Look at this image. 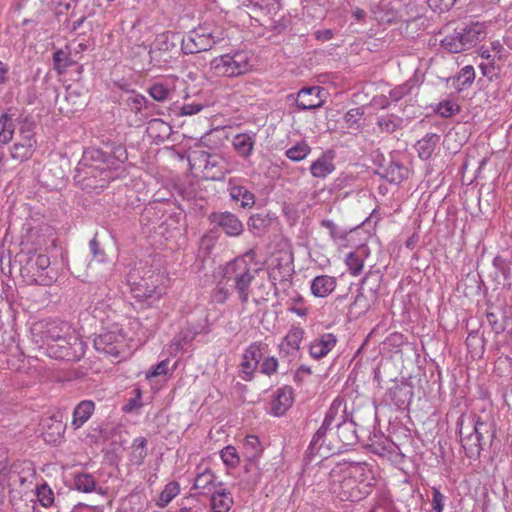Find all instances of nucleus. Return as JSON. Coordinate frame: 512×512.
Segmentation results:
<instances>
[{
  "label": "nucleus",
  "mask_w": 512,
  "mask_h": 512,
  "mask_svg": "<svg viewBox=\"0 0 512 512\" xmlns=\"http://www.w3.org/2000/svg\"><path fill=\"white\" fill-rule=\"evenodd\" d=\"M33 341L50 358L76 361L84 354V343L76 330L67 322L43 320L31 328Z\"/></svg>",
  "instance_id": "obj_1"
},
{
  "label": "nucleus",
  "mask_w": 512,
  "mask_h": 512,
  "mask_svg": "<svg viewBox=\"0 0 512 512\" xmlns=\"http://www.w3.org/2000/svg\"><path fill=\"white\" fill-rule=\"evenodd\" d=\"M329 482L331 492L341 501L358 502L372 492L375 477L366 463H341L331 469Z\"/></svg>",
  "instance_id": "obj_2"
},
{
  "label": "nucleus",
  "mask_w": 512,
  "mask_h": 512,
  "mask_svg": "<svg viewBox=\"0 0 512 512\" xmlns=\"http://www.w3.org/2000/svg\"><path fill=\"white\" fill-rule=\"evenodd\" d=\"M76 172L77 181L85 189L104 188L111 180L119 177V173L110 168L107 154L96 148L84 151Z\"/></svg>",
  "instance_id": "obj_3"
},
{
  "label": "nucleus",
  "mask_w": 512,
  "mask_h": 512,
  "mask_svg": "<svg viewBox=\"0 0 512 512\" xmlns=\"http://www.w3.org/2000/svg\"><path fill=\"white\" fill-rule=\"evenodd\" d=\"M253 252H248L243 256L236 257L234 260L226 263L223 267V278L227 282H232V287L237 293L242 305L249 301L251 292V283L256 277L257 270L251 266Z\"/></svg>",
  "instance_id": "obj_4"
},
{
  "label": "nucleus",
  "mask_w": 512,
  "mask_h": 512,
  "mask_svg": "<svg viewBox=\"0 0 512 512\" xmlns=\"http://www.w3.org/2000/svg\"><path fill=\"white\" fill-rule=\"evenodd\" d=\"M253 56L246 50H235L214 57L209 62V73L214 77L236 78L249 73Z\"/></svg>",
  "instance_id": "obj_5"
},
{
  "label": "nucleus",
  "mask_w": 512,
  "mask_h": 512,
  "mask_svg": "<svg viewBox=\"0 0 512 512\" xmlns=\"http://www.w3.org/2000/svg\"><path fill=\"white\" fill-rule=\"evenodd\" d=\"M487 32L483 24L470 23L457 26L453 32L441 39V47L450 53H460L475 47L486 38Z\"/></svg>",
  "instance_id": "obj_6"
},
{
  "label": "nucleus",
  "mask_w": 512,
  "mask_h": 512,
  "mask_svg": "<svg viewBox=\"0 0 512 512\" xmlns=\"http://www.w3.org/2000/svg\"><path fill=\"white\" fill-rule=\"evenodd\" d=\"M190 168L196 176L213 181L224 179L225 175L232 171L225 157L205 151L197 152L190 158Z\"/></svg>",
  "instance_id": "obj_7"
},
{
  "label": "nucleus",
  "mask_w": 512,
  "mask_h": 512,
  "mask_svg": "<svg viewBox=\"0 0 512 512\" xmlns=\"http://www.w3.org/2000/svg\"><path fill=\"white\" fill-rule=\"evenodd\" d=\"M222 39L210 26H199L181 39V49L185 54H194L210 50Z\"/></svg>",
  "instance_id": "obj_8"
},
{
  "label": "nucleus",
  "mask_w": 512,
  "mask_h": 512,
  "mask_svg": "<svg viewBox=\"0 0 512 512\" xmlns=\"http://www.w3.org/2000/svg\"><path fill=\"white\" fill-rule=\"evenodd\" d=\"M339 408L340 404L336 405V403L333 402V404L327 411L322 425L316 431L311 440L309 450L312 454H320L323 457L333 454L328 450V447L324 445V443H327L329 441V438L332 441H338L336 431H333V424L335 422V418L338 414Z\"/></svg>",
  "instance_id": "obj_9"
},
{
  "label": "nucleus",
  "mask_w": 512,
  "mask_h": 512,
  "mask_svg": "<svg viewBox=\"0 0 512 512\" xmlns=\"http://www.w3.org/2000/svg\"><path fill=\"white\" fill-rule=\"evenodd\" d=\"M94 347L100 353L117 358L125 352L126 334L118 324H114L95 337Z\"/></svg>",
  "instance_id": "obj_10"
},
{
  "label": "nucleus",
  "mask_w": 512,
  "mask_h": 512,
  "mask_svg": "<svg viewBox=\"0 0 512 512\" xmlns=\"http://www.w3.org/2000/svg\"><path fill=\"white\" fill-rule=\"evenodd\" d=\"M334 427H336L338 441H332L329 438V441L324 443L330 452L340 453L346 447L357 442L356 428L353 421L342 419L340 422H337Z\"/></svg>",
  "instance_id": "obj_11"
},
{
  "label": "nucleus",
  "mask_w": 512,
  "mask_h": 512,
  "mask_svg": "<svg viewBox=\"0 0 512 512\" xmlns=\"http://www.w3.org/2000/svg\"><path fill=\"white\" fill-rule=\"evenodd\" d=\"M49 266L50 258L46 254L33 253L22 266L21 272L30 275L34 281L47 285L52 281V277H48L47 273Z\"/></svg>",
  "instance_id": "obj_12"
},
{
  "label": "nucleus",
  "mask_w": 512,
  "mask_h": 512,
  "mask_svg": "<svg viewBox=\"0 0 512 512\" xmlns=\"http://www.w3.org/2000/svg\"><path fill=\"white\" fill-rule=\"evenodd\" d=\"M262 356L263 344L261 342H253L245 349L240 363V377L243 380L250 381L252 379Z\"/></svg>",
  "instance_id": "obj_13"
},
{
  "label": "nucleus",
  "mask_w": 512,
  "mask_h": 512,
  "mask_svg": "<svg viewBox=\"0 0 512 512\" xmlns=\"http://www.w3.org/2000/svg\"><path fill=\"white\" fill-rule=\"evenodd\" d=\"M209 220L211 224L220 228L229 237H237L244 231V226L240 219L228 211L213 212L210 214Z\"/></svg>",
  "instance_id": "obj_14"
},
{
  "label": "nucleus",
  "mask_w": 512,
  "mask_h": 512,
  "mask_svg": "<svg viewBox=\"0 0 512 512\" xmlns=\"http://www.w3.org/2000/svg\"><path fill=\"white\" fill-rule=\"evenodd\" d=\"M223 485L224 483L218 480V476L211 469H204L197 473L193 488L197 490L198 494L208 497L216 490H222Z\"/></svg>",
  "instance_id": "obj_15"
},
{
  "label": "nucleus",
  "mask_w": 512,
  "mask_h": 512,
  "mask_svg": "<svg viewBox=\"0 0 512 512\" xmlns=\"http://www.w3.org/2000/svg\"><path fill=\"white\" fill-rule=\"evenodd\" d=\"M294 400L293 389L290 386H283L277 389L270 402V414L280 417L292 406Z\"/></svg>",
  "instance_id": "obj_16"
},
{
  "label": "nucleus",
  "mask_w": 512,
  "mask_h": 512,
  "mask_svg": "<svg viewBox=\"0 0 512 512\" xmlns=\"http://www.w3.org/2000/svg\"><path fill=\"white\" fill-rule=\"evenodd\" d=\"M337 337L333 333H324L312 340L309 344V354L313 359L326 357L337 344Z\"/></svg>",
  "instance_id": "obj_17"
},
{
  "label": "nucleus",
  "mask_w": 512,
  "mask_h": 512,
  "mask_svg": "<svg viewBox=\"0 0 512 512\" xmlns=\"http://www.w3.org/2000/svg\"><path fill=\"white\" fill-rule=\"evenodd\" d=\"M243 7H246L255 15L275 16L282 8L280 0H239Z\"/></svg>",
  "instance_id": "obj_18"
},
{
  "label": "nucleus",
  "mask_w": 512,
  "mask_h": 512,
  "mask_svg": "<svg viewBox=\"0 0 512 512\" xmlns=\"http://www.w3.org/2000/svg\"><path fill=\"white\" fill-rule=\"evenodd\" d=\"M321 92L322 89L319 86L301 89L296 99L297 107L300 110H311L321 107L323 105Z\"/></svg>",
  "instance_id": "obj_19"
},
{
  "label": "nucleus",
  "mask_w": 512,
  "mask_h": 512,
  "mask_svg": "<svg viewBox=\"0 0 512 512\" xmlns=\"http://www.w3.org/2000/svg\"><path fill=\"white\" fill-rule=\"evenodd\" d=\"M304 335L305 331L303 328L292 326L279 344L280 353L289 355L298 352Z\"/></svg>",
  "instance_id": "obj_20"
},
{
  "label": "nucleus",
  "mask_w": 512,
  "mask_h": 512,
  "mask_svg": "<svg viewBox=\"0 0 512 512\" xmlns=\"http://www.w3.org/2000/svg\"><path fill=\"white\" fill-rule=\"evenodd\" d=\"M228 191L232 200L241 202L242 208H250L255 204L254 194L241 185L239 180L236 178H231L229 180Z\"/></svg>",
  "instance_id": "obj_21"
},
{
  "label": "nucleus",
  "mask_w": 512,
  "mask_h": 512,
  "mask_svg": "<svg viewBox=\"0 0 512 512\" xmlns=\"http://www.w3.org/2000/svg\"><path fill=\"white\" fill-rule=\"evenodd\" d=\"M255 142V133H238L232 139V146L240 157L248 159L253 154Z\"/></svg>",
  "instance_id": "obj_22"
},
{
  "label": "nucleus",
  "mask_w": 512,
  "mask_h": 512,
  "mask_svg": "<svg viewBox=\"0 0 512 512\" xmlns=\"http://www.w3.org/2000/svg\"><path fill=\"white\" fill-rule=\"evenodd\" d=\"M336 288V278L328 275L316 276L310 283V290L313 296L325 298Z\"/></svg>",
  "instance_id": "obj_23"
},
{
  "label": "nucleus",
  "mask_w": 512,
  "mask_h": 512,
  "mask_svg": "<svg viewBox=\"0 0 512 512\" xmlns=\"http://www.w3.org/2000/svg\"><path fill=\"white\" fill-rule=\"evenodd\" d=\"M182 37L171 31L163 32L156 36L153 47L150 53H154L156 51L159 52H171L177 47V44L181 43Z\"/></svg>",
  "instance_id": "obj_24"
},
{
  "label": "nucleus",
  "mask_w": 512,
  "mask_h": 512,
  "mask_svg": "<svg viewBox=\"0 0 512 512\" xmlns=\"http://www.w3.org/2000/svg\"><path fill=\"white\" fill-rule=\"evenodd\" d=\"M95 409V404L91 400H83L76 405L73 411L71 425L77 430L86 423L92 416Z\"/></svg>",
  "instance_id": "obj_25"
},
{
  "label": "nucleus",
  "mask_w": 512,
  "mask_h": 512,
  "mask_svg": "<svg viewBox=\"0 0 512 512\" xmlns=\"http://www.w3.org/2000/svg\"><path fill=\"white\" fill-rule=\"evenodd\" d=\"M208 497L210 498V505L213 512H229L233 505V498L226 489L225 484L222 486V490L218 489Z\"/></svg>",
  "instance_id": "obj_26"
},
{
  "label": "nucleus",
  "mask_w": 512,
  "mask_h": 512,
  "mask_svg": "<svg viewBox=\"0 0 512 512\" xmlns=\"http://www.w3.org/2000/svg\"><path fill=\"white\" fill-rule=\"evenodd\" d=\"M335 170L333 156L323 153L312 162L310 173L315 178H325Z\"/></svg>",
  "instance_id": "obj_27"
},
{
  "label": "nucleus",
  "mask_w": 512,
  "mask_h": 512,
  "mask_svg": "<svg viewBox=\"0 0 512 512\" xmlns=\"http://www.w3.org/2000/svg\"><path fill=\"white\" fill-rule=\"evenodd\" d=\"M457 428L463 448L466 450V452L470 455H479L482 450L483 441H479V447H476L477 450L472 449L471 444H474L476 442V435L470 431H465L466 427L464 416L458 418Z\"/></svg>",
  "instance_id": "obj_28"
},
{
  "label": "nucleus",
  "mask_w": 512,
  "mask_h": 512,
  "mask_svg": "<svg viewBox=\"0 0 512 512\" xmlns=\"http://www.w3.org/2000/svg\"><path fill=\"white\" fill-rule=\"evenodd\" d=\"M440 140V136L436 133H427L422 139L418 140L415 148L417 150L418 156L422 160L429 159L434 153L438 143Z\"/></svg>",
  "instance_id": "obj_29"
},
{
  "label": "nucleus",
  "mask_w": 512,
  "mask_h": 512,
  "mask_svg": "<svg viewBox=\"0 0 512 512\" xmlns=\"http://www.w3.org/2000/svg\"><path fill=\"white\" fill-rule=\"evenodd\" d=\"M37 147V142H33L28 139V141H19L13 144L10 148V156L12 159L23 162L29 160L34 154Z\"/></svg>",
  "instance_id": "obj_30"
},
{
  "label": "nucleus",
  "mask_w": 512,
  "mask_h": 512,
  "mask_svg": "<svg viewBox=\"0 0 512 512\" xmlns=\"http://www.w3.org/2000/svg\"><path fill=\"white\" fill-rule=\"evenodd\" d=\"M469 431L476 435V442L471 444L473 450H477L479 447V441H484V435L490 432V425L476 414H473L467 418Z\"/></svg>",
  "instance_id": "obj_31"
},
{
  "label": "nucleus",
  "mask_w": 512,
  "mask_h": 512,
  "mask_svg": "<svg viewBox=\"0 0 512 512\" xmlns=\"http://www.w3.org/2000/svg\"><path fill=\"white\" fill-rule=\"evenodd\" d=\"M243 455L251 463L257 461L263 453V447L255 435H248L243 442Z\"/></svg>",
  "instance_id": "obj_32"
},
{
  "label": "nucleus",
  "mask_w": 512,
  "mask_h": 512,
  "mask_svg": "<svg viewBox=\"0 0 512 512\" xmlns=\"http://www.w3.org/2000/svg\"><path fill=\"white\" fill-rule=\"evenodd\" d=\"M475 77L476 74L473 66L466 65L453 78V86L456 90L462 91L473 84Z\"/></svg>",
  "instance_id": "obj_33"
},
{
  "label": "nucleus",
  "mask_w": 512,
  "mask_h": 512,
  "mask_svg": "<svg viewBox=\"0 0 512 512\" xmlns=\"http://www.w3.org/2000/svg\"><path fill=\"white\" fill-rule=\"evenodd\" d=\"M147 456V440L144 437H137L133 440L130 453L132 464L140 466Z\"/></svg>",
  "instance_id": "obj_34"
},
{
  "label": "nucleus",
  "mask_w": 512,
  "mask_h": 512,
  "mask_svg": "<svg viewBox=\"0 0 512 512\" xmlns=\"http://www.w3.org/2000/svg\"><path fill=\"white\" fill-rule=\"evenodd\" d=\"M108 163L110 168L115 173H122V167L125 161L128 159L126 148L123 145H116L112 149V154L107 155Z\"/></svg>",
  "instance_id": "obj_35"
},
{
  "label": "nucleus",
  "mask_w": 512,
  "mask_h": 512,
  "mask_svg": "<svg viewBox=\"0 0 512 512\" xmlns=\"http://www.w3.org/2000/svg\"><path fill=\"white\" fill-rule=\"evenodd\" d=\"M15 133V125L13 123L12 115L2 113L0 115V143L6 145L13 139Z\"/></svg>",
  "instance_id": "obj_36"
},
{
  "label": "nucleus",
  "mask_w": 512,
  "mask_h": 512,
  "mask_svg": "<svg viewBox=\"0 0 512 512\" xmlns=\"http://www.w3.org/2000/svg\"><path fill=\"white\" fill-rule=\"evenodd\" d=\"M36 237L34 243L40 247L46 246L49 243L53 244L55 241V230L47 225H41L39 228L31 231V237Z\"/></svg>",
  "instance_id": "obj_37"
},
{
  "label": "nucleus",
  "mask_w": 512,
  "mask_h": 512,
  "mask_svg": "<svg viewBox=\"0 0 512 512\" xmlns=\"http://www.w3.org/2000/svg\"><path fill=\"white\" fill-rule=\"evenodd\" d=\"M185 102L180 107V115L182 116H192L199 113L203 110L204 107L207 106L205 100L202 99L201 96H196L194 99H191L188 95L185 96Z\"/></svg>",
  "instance_id": "obj_38"
},
{
  "label": "nucleus",
  "mask_w": 512,
  "mask_h": 512,
  "mask_svg": "<svg viewBox=\"0 0 512 512\" xmlns=\"http://www.w3.org/2000/svg\"><path fill=\"white\" fill-rule=\"evenodd\" d=\"M74 486L76 490L83 493L98 491L95 478L89 473L76 474L74 476Z\"/></svg>",
  "instance_id": "obj_39"
},
{
  "label": "nucleus",
  "mask_w": 512,
  "mask_h": 512,
  "mask_svg": "<svg viewBox=\"0 0 512 512\" xmlns=\"http://www.w3.org/2000/svg\"><path fill=\"white\" fill-rule=\"evenodd\" d=\"M311 153V147L305 142L300 141L288 148L285 152L287 158L294 162L304 160Z\"/></svg>",
  "instance_id": "obj_40"
},
{
  "label": "nucleus",
  "mask_w": 512,
  "mask_h": 512,
  "mask_svg": "<svg viewBox=\"0 0 512 512\" xmlns=\"http://www.w3.org/2000/svg\"><path fill=\"white\" fill-rule=\"evenodd\" d=\"M147 131L152 137L164 139L170 134L171 127L162 119L155 118L148 122Z\"/></svg>",
  "instance_id": "obj_41"
},
{
  "label": "nucleus",
  "mask_w": 512,
  "mask_h": 512,
  "mask_svg": "<svg viewBox=\"0 0 512 512\" xmlns=\"http://www.w3.org/2000/svg\"><path fill=\"white\" fill-rule=\"evenodd\" d=\"M408 176V169L399 164L391 163L385 170L384 177L391 183H400Z\"/></svg>",
  "instance_id": "obj_42"
},
{
  "label": "nucleus",
  "mask_w": 512,
  "mask_h": 512,
  "mask_svg": "<svg viewBox=\"0 0 512 512\" xmlns=\"http://www.w3.org/2000/svg\"><path fill=\"white\" fill-rule=\"evenodd\" d=\"M125 103L131 112L139 114L147 109L149 101L143 95L132 92L128 94Z\"/></svg>",
  "instance_id": "obj_43"
},
{
  "label": "nucleus",
  "mask_w": 512,
  "mask_h": 512,
  "mask_svg": "<svg viewBox=\"0 0 512 512\" xmlns=\"http://www.w3.org/2000/svg\"><path fill=\"white\" fill-rule=\"evenodd\" d=\"M417 81L414 78L408 79L406 82L394 87L389 92V97L393 101H400L405 96L411 94L413 89L416 87Z\"/></svg>",
  "instance_id": "obj_44"
},
{
  "label": "nucleus",
  "mask_w": 512,
  "mask_h": 512,
  "mask_svg": "<svg viewBox=\"0 0 512 512\" xmlns=\"http://www.w3.org/2000/svg\"><path fill=\"white\" fill-rule=\"evenodd\" d=\"M345 264L352 276H358L363 271L364 256L359 252H350L346 256Z\"/></svg>",
  "instance_id": "obj_45"
},
{
  "label": "nucleus",
  "mask_w": 512,
  "mask_h": 512,
  "mask_svg": "<svg viewBox=\"0 0 512 512\" xmlns=\"http://www.w3.org/2000/svg\"><path fill=\"white\" fill-rule=\"evenodd\" d=\"M180 492V486L177 482H169L165 485L164 489L160 493L158 506H167Z\"/></svg>",
  "instance_id": "obj_46"
},
{
  "label": "nucleus",
  "mask_w": 512,
  "mask_h": 512,
  "mask_svg": "<svg viewBox=\"0 0 512 512\" xmlns=\"http://www.w3.org/2000/svg\"><path fill=\"white\" fill-rule=\"evenodd\" d=\"M287 310L301 318H306L309 314V309L304 303V298L299 293H295V295L290 297Z\"/></svg>",
  "instance_id": "obj_47"
},
{
  "label": "nucleus",
  "mask_w": 512,
  "mask_h": 512,
  "mask_svg": "<svg viewBox=\"0 0 512 512\" xmlns=\"http://www.w3.org/2000/svg\"><path fill=\"white\" fill-rule=\"evenodd\" d=\"M321 226L329 231L330 237L337 244H342L347 240L348 232L345 229L339 228L332 220H322Z\"/></svg>",
  "instance_id": "obj_48"
},
{
  "label": "nucleus",
  "mask_w": 512,
  "mask_h": 512,
  "mask_svg": "<svg viewBox=\"0 0 512 512\" xmlns=\"http://www.w3.org/2000/svg\"><path fill=\"white\" fill-rule=\"evenodd\" d=\"M171 92L172 89L166 82H156L149 88L150 96L158 102L167 100Z\"/></svg>",
  "instance_id": "obj_49"
},
{
  "label": "nucleus",
  "mask_w": 512,
  "mask_h": 512,
  "mask_svg": "<svg viewBox=\"0 0 512 512\" xmlns=\"http://www.w3.org/2000/svg\"><path fill=\"white\" fill-rule=\"evenodd\" d=\"M402 119L394 115H386L378 118L377 125L382 132L393 133L401 127Z\"/></svg>",
  "instance_id": "obj_50"
},
{
  "label": "nucleus",
  "mask_w": 512,
  "mask_h": 512,
  "mask_svg": "<svg viewBox=\"0 0 512 512\" xmlns=\"http://www.w3.org/2000/svg\"><path fill=\"white\" fill-rule=\"evenodd\" d=\"M460 111V106L457 101L454 100H443L437 104L435 112L443 118H449L454 116Z\"/></svg>",
  "instance_id": "obj_51"
},
{
  "label": "nucleus",
  "mask_w": 512,
  "mask_h": 512,
  "mask_svg": "<svg viewBox=\"0 0 512 512\" xmlns=\"http://www.w3.org/2000/svg\"><path fill=\"white\" fill-rule=\"evenodd\" d=\"M369 512H397L392 499L386 494L378 495Z\"/></svg>",
  "instance_id": "obj_52"
},
{
  "label": "nucleus",
  "mask_w": 512,
  "mask_h": 512,
  "mask_svg": "<svg viewBox=\"0 0 512 512\" xmlns=\"http://www.w3.org/2000/svg\"><path fill=\"white\" fill-rule=\"evenodd\" d=\"M35 128H36L35 122L31 118L25 117L21 121L20 127H19L20 141L26 142L29 139L33 142H37L36 138H35V133H34Z\"/></svg>",
  "instance_id": "obj_53"
},
{
  "label": "nucleus",
  "mask_w": 512,
  "mask_h": 512,
  "mask_svg": "<svg viewBox=\"0 0 512 512\" xmlns=\"http://www.w3.org/2000/svg\"><path fill=\"white\" fill-rule=\"evenodd\" d=\"M53 64L54 69L59 73L62 74L66 71L68 67H70L73 63L70 60L69 54L62 50L58 49L53 54Z\"/></svg>",
  "instance_id": "obj_54"
},
{
  "label": "nucleus",
  "mask_w": 512,
  "mask_h": 512,
  "mask_svg": "<svg viewBox=\"0 0 512 512\" xmlns=\"http://www.w3.org/2000/svg\"><path fill=\"white\" fill-rule=\"evenodd\" d=\"M372 14L379 23H391L396 16L393 9L385 8L384 3L376 5L372 8Z\"/></svg>",
  "instance_id": "obj_55"
},
{
  "label": "nucleus",
  "mask_w": 512,
  "mask_h": 512,
  "mask_svg": "<svg viewBox=\"0 0 512 512\" xmlns=\"http://www.w3.org/2000/svg\"><path fill=\"white\" fill-rule=\"evenodd\" d=\"M223 463L229 468H235L240 462L238 452L234 446L228 445L220 451Z\"/></svg>",
  "instance_id": "obj_56"
},
{
  "label": "nucleus",
  "mask_w": 512,
  "mask_h": 512,
  "mask_svg": "<svg viewBox=\"0 0 512 512\" xmlns=\"http://www.w3.org/2000/svg\"><path fill=\"white\" fill-rule=\"evenodd\" d=\"M35 492L39 503L43 507H50L53 504L54 493L46 483L37 486Z\"/></svg>",
  "instance_id": "obj_57"
},
{
  "label": "nucleus",
  "mask_w": 512,
  "mask_h": 512,
  "mask_svg": "<svg viewBox=\"0 0 512 512\" xmlns=\"http://www.w3.org/2000/svg\"><path fill=\"white\" fill-rule=\"evenodd\" d=\"M372 449L375 454L391 458L392 455L396 454L397 446L393 442L384 439L381 443H374Z\"/></svg>",
  "instance_id": "obj_58"
},
{
  "label": "nucleus",
  "mask_w": 512,
  "mask_h": 512,
  "mask_svg": "<svg viewBox=\"0 0 512 512\" xmlns=\"http://www.w3.org/2000/svg\"><path fill=\"white\" fill-rule=\"evenodd\" d=\"M292 271L293 269L289 264L283 268L275 267L271 269L269 273V278L274 284L276 283V281L285 282L288 281V278L291 277Z\"/></svg>",
  "instance_id": "obj_59"
},
{
  "label": "nucleus",
  "mask_w": 512,
  "mask_h": 512,
  "mask_svg": "<svg viewBox=\"0 0 512 512\" xmlns=\"http://www.w3.org/2000/svg\"><path fill=\"white\" fill-rule=\"evenodd\" d=\"M267 225V218L262 214L252 215L248 220V228L250 231L260 233Z\"/></svg>",
  "instance_id": "obj_60"
},
{
  "label": "nucleus",
  "mask_w": 512,
  "mask_h": 512,
  "mask_svg": "<svg viewBox=\"0 0 512 512\" xmlns=\"http://www.w3.org/2000/svg\"><path fill=\"white\" fill-rule=\"evenodd\" d=\"M134 291L136 293V297L143 299H150L153 298L155 295L156 297H159L160 295L156 291V286H150L147 284V282H145L144 284L139 283Z\"/></svg>",
  "instance_id": "obj_61"
},
{
  "label": "nucleus",
  "mask_w": 512,
  "mask_h": 512,
  "mask_svg": "<svg viewBox=\"0 0 512 512\" xmlns=\"http://www.w3.org/2000/svg\"><path fill=\"white\" fill-rule=\"evenodd\" d=\"M479 69L482 72V75L487 77L489 80H492L496 77L500 71L499 66L495 64L494 59L486 62H481L479 64Z\"/></svg>",
  "instance_id": "obj_62"
},
{
  "label": "nucleus",
  "mask_w": 512,
  "mask_h": 512,
  "mask_svg": "<svg viewBox=\"0 0 512 512\" xmlns=\"http://www.w3.org/2000/svg\"><path fill=\"white\" fill-rule=\"evenodd\" d=\"M230 297V291L221 283L217 284L211 294L212 301L217 304H224Z\"/></svg>",
  "instance_id": "obj_63"
},
{
  "label": "nucleus",
  "mask_w": 512,
  "mask_h": 512,
  "mask_svg": "<svg viewBox=\"0 0 512 512\" xmlns=\"http://www.w3.org/2000/svg\"><path fill=\"white\" fill-rule=\"evenodd\" d=\"M446 497L441 493L437 487H432V509L435 512H443Z\"/></svg>",
  "instance_id": "obj_64"
}]
</instances>
